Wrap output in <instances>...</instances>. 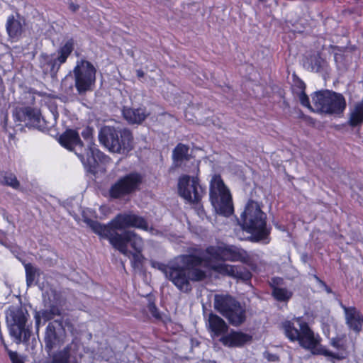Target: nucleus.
Wrapping results in <instances>:
<instances>
[{
    "label": "nucleus",
    "mask_w": 363,
    "mask_h": 363,
    "mask_svg": "<svg viewBox=\"0 0 363 363\" xmlns=\"http://www.w3.org/2000/svg\"><path fill=\"white\" fill-rule=\"evenodd\" d=\"M122 114L125 121L130 124H140L148 116L145 108H130L124 106Z\"/></svg>",
    "instance_id": "nucleus-26"
},
{
    "label": "nucleus",
    "mask_w": 363,
    "mask_h": 363,
    "mask_svg": "<svg viewBox=\"0 0 363 363\" xmlns=\"http://www.w3.org/2000/svg\"><path fill=\"white\" fill-rule=\"evenodd\" d=\"M284 284V279L279 277H272L271 281L269 282V286L272 289V291L274 287H279V286L282 285Z\"/></svg>",
    "instance_id": "nucleus-44"
},
{
    "label": "nucleus",
    "mask_w": 363,
    "mask_h": 363,
    "mask_svg": "<svg viewBox=\"0 0 363 363\" xmlns=\"http://www.w3.org/2000/svg\"><path fill=\"white\" fill-rule=\"evenodd\" d=\"M30 315L26 308L21 306H11L8 308L6 313V320L8 325L9 334L16 338L18 342L22 340L25 342L29 341L31 336V330L27 325Z\"/></svg>",
    "instance_id": "nucleus-8"
},
{
    "label": "nucleus",
    "mask_w": 363,
    "mask_h": 363,
    "mask_svg": "<svg viewBox=\"0 0 363 363\" xmlns=\"http://www.w3.org/2000/svg\"><path fill=\"white\" fill-rule=\"evenodd\" d=\"M128 245L133 249V252H143L144 242L141 237L133 231H130Z\"/></svg>",
    "instance_id": "nucleus-33"
},
{
    "label": "nucleus",
    "mask_w": 363,
    "mask_h": 363,
    "mask_svg": "<svg viewBox=\"0 0 363 363\" xmlns=\"http://www.w3.org/2000/svg\"><path fill=\"white\" fill-rule=\"evenodd\" d=\"M58 142L61 146L69 151H73L76 147L81 148L84 147L78 132L70 128L67 129L60 135Z\"/></svg>",
    "instance_id": "nucleus-25"
},
{
    "label": "nucleus",
    "mask_w": 363,
    "mask_h": 363,
    "mask_svg": "<svg viewBox=\"0 0 363 363\" xmlns=\"http://www.w3.org/2000/svg\"><path fill=\"white\" fill-rule=\"evenodd\" d=\"M347 124L352 127H360L363 125V99L356 103L351 111Z\"/></svg>",
    "instance_id": "nucleus-28"
},
{
    "label": "nucleus",
    "mask_w": 363,
    "mask_h": 363,
    "mask_svg": "<svg viewBox=\"0 0 363 363\" xmlns=\"http://www.w3.org/2000/svg\"><path fill=\"white\" fill-rule=\"evenodd\" d=\"M181 260L183 264L182 267L189 276V281H201L207 277L206 272L199 267L202 265L205 268L208 267V258H203L200 255L190 253L182 255Z\"/></svg>",
    "instance_id": "nucleus-13"
},
{
    "label": "nucleus",
    "mask_w": 363,
    "mask_h": 363,
    "mask_svg": "<svg viewBox=\"0 0 363 363\" xmlns=\"http://www.w3.org/2000/svg\"><path fill=\"white\" fill-rule=\"evenodd\" d=\"M240 262L250 264L252 258L249 253L244 249L235 245H224L223 262Z\"/></svg>",
    "instance_id": "nucleus-23"
},
{
    "label": "nucleus",
    "mask_w": 363,
    "mask_h": 363,
    "mask_svg": "<svg viewBox=\"0 0 363 363\" xmlns=\"http://www.w3.org/2000/svg\"><path fill=\"white\" fill-rule=\"evenodd\" d=\"M6 30L9 38L16 42L20 40L25 32L26 26V18L18 11L11 13L7 17Z\"/></svg>",
    "instance_id": "nucleus-15"
},
{
    "label": "nucleus",
    "mask_w": 363,
    "mask_h": 363,
    "mask_svg": "<svg viewBox=\"0 0 363 363\" xmlns=\"http://www.w3.org/2000/svg\"><path fill=\"white\" fill-rule=\"evenodd\" d=\"M130 233V230H126L122 233H118L116 231V229L112 228L107 237L111 245L125 256H128L130 253V250L128 249Z\"/></svg>",
    "instance_id": "nucleus-22"
},
{
    "label": "nucleus",
    "mask_w": 363,
    "mask_h": 363,
    "mask_svg": "<svg viewBox=\"0 0 363 363\" xmlns=\"http://www.w3.org/2000/svg\"><path fill=\"white\" fill-rule=\"evenodd\" d=\"M0 341H1V345L4 347V350L7 352V353H9V351H11V350H9L7 344L5 342L1 330H0Z\"/></svg>",
    "instance_id": "nucleus-47"
},
{
    "label": "nucleus",
    "mask_w": 363,
    "mask_h": 363,
    "mask_svg": "<svg viewBox=\"0 0 363 363\" xmlns=\"http://www.w3.org/2000/svg\"><path fill=\"white\" fill-rule=\"evenodd\" d=\"M1 176L0 183L2 185L10 186L13 189H18L20 188V182L14 173L9 171H4L1 173Z\"/></svg>",
    "instance_id": "nucleus-31"
},
{
    "label": "nucleus",
    "mask_w": 363,
    "mask_h": 363,
    "mask_svg": "<svg viewBox=\"0 0 363 363\" xmlns=\"http://www.w3.org/2000/svg\"><path fill=\"white\" fill-rule=\"evenodd\" d=\"M152 268L157 269L164 274L166 278L170 281L177 289L184 293H189L191 289L189 277L185 273L184 269L178 264H166L157 261H151Z\"/></svg>",
    "instance_id": "nucleus-12"
},
{
    "label": "nucleus",
    "mask_w": 363,
    "mask_h": 363,
    "mask_svg": "<svg viewBox=\"0 0 363 363\" xmlns=\"http://www.w3.org/2000/svg\"><path fill=\"white\" fill-rule=\"evenodd\" d=\"M326 61L320 56L315 57L311 59L310 64V69L312 72H320L323 70Z\"/></svg>",
    "instance_id": "nucleus-37"
},
{
    "label": "nucleus",
    "mask_w": 363,
    "mask_h": 363,
    "mask_svg": "<svg viewBox=\"0 0 363 363\" xmlns=\"http://www.w3.org/2000/svg\"><path fill=\"white\" fill-rule=\"evenodd\" d=\"M74 49V41L72 38L67 40L57 50V56L42 52L38 57L39 67L44 76L50 75L55 78L62 66L65 64Z\"/></svg>",
    "instance_id": "nucleus-9"
},
{
    "label": "nucleus",
    "mask_w": 363,
    "mask_h": 363,
    "mask_svg": "<svg viewBox=\"0 0 363 363\" xmlns=\"http://www.w3.org/2000/svg\"><path fill=\"white\" fill-rule=\"evenodd\" d=\"M96 69L93 64L84 59L77 61L73 69L74 86L77 93L84 94L93 90L96 83Z\"/></svg>",
    "instance_id": "nucleus-11"
},
{
    "label": "nucleus",
    "mask_w": 363,
    "mask_h": 363,
    "mask_svg": "<svg viewBox=\"0 0 363 363\" xmlns=\"http://www.w3.org/2000/svg\"><path fill=\"white\" fill-rule=\"evenodd\" d=\"M26 271V280L28 286H31L35 279L37 269L31 263H27L24 265Z\"/></svg>",
    "instance_id": "nucleus-36"
},
{
    "label": "nucleus",
    "mask_w": 363,
    "mask_h": 363,
    "mask_svg": "<svg viewBox=\"0 0 363 363\" xmlns=\"http://www.w3.org/2000/svg\"><path fill=\"white\" fill-rule=\"evenodd\" d=\"M111 225L116 230L135 228L147 231L149 228L148 222L144 217L130 212L118 213L111 221Z\"/></svg>",
    "instance_id": "nucleus-14"
},
{
    "label": "nucleus",
    "mask_w": 363,
    "mask_h": 363,
    "mask_svg": "<svg viewBox=\"0 0 363 363\" xmlns=\"http://www.w3.org/2000/svg\"><path fill=\"white\" fill-rule=\"evenodd\" d=\"M86 223L94 233L104 238H107L111 229L113 228L111 224L110 225H106L91 219H86Z\"/></svg>",
    "instance_id": "nucleus-30"
},
{
    "label": "nucleus",
    "mask_w": 363,
    "mask_h": 363,
    "mask_svg": "<svg viewBox=\"0 0 363 363\" xmlns=\"http://www.w3.org/2000/svg\"><path fill=\"white\" fill-rule=\"evenodd\" d=\"M148 310L151 315L157 320L162 318L160 313L154 302H150L148 304Z\"/></svg>",
    "instance_id": "nucleus-43"
},
{
    "label": "nucleus",
    "mask_w": 363,
    "mask_h": 363,
    "mask_svg": "<svg viewBox=\"0 0 363 363\" xmlns=\"http://www.w3.org/2000/svg\"><path fill=\"white\" fill-rule=\"evenodd\" d=\"M330 345L338 350H345L346 345L342 337H335L330 340Z\"/></svg>",
    "instance_id": "nucleus-41"
},
{
    "label": "nucleus",
    "mask_w": 363,
    "mask_h": 363,
    "mask_svg": "<svg viewBox=\"0 0 363 363\" xmlns=\"http://www.w3.org/2000/svg\"><path fill=\"white\" fill-rule=\"evenodd\" d=\"M172 161L175 167H180L188 173H195L194 176L182 174L179 177L177 184L178 193L181 197L189 203L199 204L206 194V187L200 184L199 178V164L192 163L193 169L186 168L184 162L190 160L191 155L189 153V146L179 143L172 151Z\"/></svg>",
    "instance_id": "nucleus-1"
},
{
    "label": "nucleus",
    "mask_w": 363,
    "mask_h": 363,
    "mask_svg": "<svg viewBox=\"0 0 363 363\" xmlns=\"http://www.w3.org/2000/svg\"><path fill=\"white\" fill-rule=\"evenodd\" d=\"M70 347H64L62 350L55 353L52 357V363H69L70 359Z\"/></svg>",
    "instance_id": "nucleus-34"
},
{
    "label": "nucleus",
    "mask_w": 363,
    "mask_h": 363,
    "mask_svg": "<svg viewBox=\"0 0 363 363\" xmlns=\"http://www.w3.org/2000/svg\"><path fill=\"white\" fill-rule=\"evenodd\" d=\"M280 329L288 340L292 342L297 341L304 349L313 350L320 344L318 335L315 336L308 323L301 316L283 320Z\"/></svg>",
    "instance_id": "nucleus-3"
},
{
    "label": "nucleus",
    "mask_w": 363,
    "mask_h": 363,
    "mask_svg": "<svg viewBox=\"0 0 363 363\" xmlns=\"http://www.w3.org/2000/svg\"><path fill=\"white\" fill-rule=\"evenodd\" d=\"M99 143L110 152L128 153L133 148V135L127 128L104 125L99 132Z\"/></svg>",
    "instance_id": "nucleus-4"
},
{
    "label": "nucleus",
    "mask_w": 363,
    "mask_h": 363,
    "mask_svg": "<svg viewBox=\"0 0 363 363\" xmlns=\"http://www.w3.org/2000/svg\"><path fill=\"white\" fill-rule=\"evenodd\" d=\"M204 252L207 256L203 257V258L209 259V266L206 267L207 269L223 276L230 277L245 281L251 280L252 274L245 267L224 263L212 264L213 261L223 262L224 246L209 245L205 249Z\"/></svg>",
    "instance_id": "nucleus-5"
},
{
    "label": "nucleus",
    "mask_w": 363,
    "mask_h": 363,
    "mask_svg": "<svg viewBox=\"0 0 363 363\" xmlns=\"http://www.w3.org/2000/svg\"><path fill=\"white\" fill-rule=\"evenodd\" d=\"M314 279H315L316 282L320 286L323 287L328 293L332 292L330 287L325 283V281L322 280L319 277H318L317 275H314Z\"/></svg>",
    "instance_id": "nucleus-46"
},
{
    "label": "nucleus",
    "mask_w": 363,
    "mask_h": 363,
    "mask_svg": "<svg viewBox=\"0 0 363 363\" xmlns=\"http://www.w3.org/2000/svg\"><path fill=\"white\" fill-rule=\"evenodd\" d=\"M86 170L96 174L98 172L99 162H103L106 155L95 146L88 147L86 155H77Z\"/></svg>",
    "instance_id": "nucleus-17"
},
{
    "label": "nucleus",
    "mask_w": 363,
    "mask_h": 363,
    "mask_svg": "<svg viewBox=\"0 0 363 363\" xmlns=\"http://www.w3.org/2000/svg\"><path fill=\"white\" fill-rule=\"evenodd\" d=\"M306 84L300 78L296 77L293 79V84L291 85V91L294 96L306 91Z\"/></svg>",
    "instance_id": "nucleus-38"
},
{
    "label": "nucleus",
    "mask_w": 363,
    "mask_h": 363,
    "mask_svg": "<svg viewBox=\"0 0 363 363\" xmlns=\"http://www.w3.org/2000/svg\"><path fill=\"white\" fill-rule=\"evenodd\" d=\"M329 95H331V94L330 90L328 89L317 91L311 95L314 112L324 113Z\"/></svg>",
    "instance_id": "nucleus-27"
},
{
    "label": "nucleus",
    "mask_w": 363,
    "mask_h": 363,
    "mask_svg": "<svg viewBox=\"0 0 363 363\" xmlns=\"http://www.w3.org/2000/svg\"><path fill=\"white\" fill-rule=\"evenodd\" d=\"M143 176L137 172H130L119 177L108 191L111 199H123L140 190L143 183Z\"/></svg>",
    "instance_id": "nucleus-10"
},
{
    "label": "nucleus",
    "mask_w": 363,
    "mask_h": 363,
    "mask_svg": "<svg viewBox=\"0 0 363 363\" xmlns=\"http://www.w3.org/2000/svg\"><path fill=\"white\" fill-rule=\"evenodd\" d=\"M272 296L277 301L287 303L292 298L293 292L286 288L274 287Z\"/></svg>",
    "instance_id": "nucleus-32"
},
{
    "label": "nucleus",
    "mask_w": 363,
    "mask_h": 363,
    "mask_svg": "<svg viewBox=\"0 0 363 363\" xmlns=\"http://www.w3.org/2000/svg\"><path fill=\"white\" fill-rule=\"evenodd\" d=\"M330 94L324 113L340 116L347 107L345 98L342 94L333 91H330Z\"/></svg>",
    "instance_id": "nucleus-21"
},
{
    "label": "nucleus",
    "mask_w": 363,
    "mask_h": 363,
    "mask_svg": "<svg viewBox=\"0 0 363 363\" xmlns=\"http://www.w3.org/2000/svg\"><path fill=\"white\" fill-rule=\"evenodd\" d=\"M57 329H62L61 323L57 320L50 322L46 327L44 342L48 352L61 344L60 337L57 333Z\"/></svg>",
    "instance_id": "nucleus-20"
},
{
    "label": "nucleus",
    "mask_w": 363,
    "mask_h": 363,
    "mask_svg": "<svg viewBox=\"0 0 363 363\" xmlns=\"http://www.w3.org/2000/svg\"><path fill=\"white\" fill-rule=\"evenodd\" d=\"M344 311L345 323L350 330L359 334L363 328V315L355 306H346L340 303Z\"/></svg>",
    "instance_id": "nucleus-18"
},
{
    "label": "nucleus",
    "mask_w": 363,
    "mask_h": 363,
    "mask_svg": "<svg viewBox=\"0 0 363 363\" xmlns=\"http://www.w3.org/2000/svg\"><path fill=\"white\" fill-rule=\"evenodd\" d=\"M14 116L16 121L25 123L27 127L40 128L43 126L40 111L35 108L31 106L17 108L14 112Z\"/></svg>",
    "instance_id": "nucleus-16"
},
{
    "label": "nucleus",
    "mask_w": 363,
    "mask_h": 363,
    "mask_svg": "<svg viewBox=\"0 0 363 363\" xmlns=\"http://www.w3.org/2000/svg\"><path fill=\"white\" fill-rule=\"evenodd\" d=\"M69 9L72 12H76L79 9V6L78 4H76L73 3V2H70L69 4Z\"/></svg>",
    "instance_id": "nucleus-48"
},
{
    "label": "nucleus",
    "mask_w": 363,
    "mask_h": 363,
    "mask_svg": "<svg viewBox=\"0 0 363 363\" xmlns=\"http://www.w3.org/2000/svg\"><path fill=\"white\" fill-rule=\"evenodd\" d=\"M252 340V336L241 331L232 330L220 337V342L228 347H242Z\"/></svg>",
    "instance_id": "nucleus-19"
},
{
    "label": "nucleus",
    "mask_w": 363,
    "mask_h": 363,
    "mask_svg": "<svg viewBox=\"0 0 363 363\" xmlns=\"http://www.w3.org/2000/svg\"><path fill=\"white\" fill-rule=\"evenodd\" d=\"M214 308L233 326L239 327L247 320L245 305L230 295H216L214 299Z\"/></svg>",
    "instance_id": "nucleus-7"
},
{
    "label": "nucleus",
    "mask_w": 363,
    "mask_h": 363,
    "mask_svg": "<svg viewBox=\"0 0 363 363\" xmlns=\"http://www.w3.org/2000/svg\"><path fill=\"white\" fill-rule=\"evenodd\" d=\"M209 200L218 215L228 218L233 214L232 195L219 174L213 175L210 181Z\"/></svg>",
    "instance_id": "nucleus-6"
},
{
    "label": "nucleus",
    "mask_w": 363,
    "mask_h": 363,
    "mask_svg": "<svg viewBox=\"0 0 363 363\" xmlns=\"http://www.w3.org/2000/svg\"><path fill=\"white\" fill-rule=\"evenodd\" d=\"M239 223L245 232L251 235L250 240L260 242L269 240L272 228L267 225V215L257 201L248 200L240 215Z\"/></svg>",
    "instance_id": "nucleus-2"
},
{
    "label": "nucleus",
    "mask_w": 363,
    "mask_h": 363,
    "mask_svg": "<svg viewBox=\"0 0 363 363\" xmlns=\"http://www.w3.org/2000/svg\"><path fill=\"white\" fill-rule=\"evenodd\" d=\"M94 128L89 125L86 126L81 133L82 138L88 143V147L94 146Z\"/></svg>",
    "instance_id": "nucleus-39"
},
{
    "label": "nucleus",
    "mask_w": 363,
    "mask_h": 363,
    "mask_svg": "<svg viewBox=\"0 0 363 363\" xmlns=\"http://www.w3.org/2000/svg\"><path fill=\"white\" fill-rule=\"evenodd\" d=\"M8 355L12 363H24L16 352L9 351Z\"/></svg>",
    "instance_id": "nucleus-45"
},
{
    "label": "nucleus",
    "mask_w": 363,
    "mask_h": 363,
    "mask_svg": "<svg viewBox=\"0 0 363 363\" xmlns=\"http://www.w3.org/2000/svg\"><path fill=\"white\" fill-rule=\"evenodd\" d=\"M60 311L55 306H52L49 310H43L41 312L35 311L34 314V318L35 321V327L37 330H39L41 319L43 318L45 321L52 320L55 315H59Z\"/></svg>",
    "instance_id": "nucleus-29"
},
{
    "label": "nucleus",
    "mask_w": 363,
    "mask_h": 363,
    "mask_svg": "<svg viewBox=\"0 0 363 363\" xmlns=\"http://www.w3.org/2000/svg\"><path fill=\"white\" fill-rule=\"evenodd\" d=\"M136 74L138 78H142L145 76V73L142 69H138Z\"/></svg>",
    "instance_id": "nucleus-49"
},
{
    "label": "nucleus",
    "mask_w": 363,
    "mask_h": 363,
    "mask_svg": "<svg viewBox=\"0 0 363 363\" xmlns=\"http://www.w3.org/2000/svg\"><path fill=\"white\" fill-rule=\"evenodd\" d=\"M206 325L212 337H221L228 333L229 328L221 317L212 312L208 314Z\"/></svg>",
    "instance_id": "nucleus-24"
},
{
    "label": "nucleus",
    "mask_w": 363,
    "mask_h": 363,
    "mask_svg": "<svg viewBox=\"0 0 363 363\" xmlns=\"http://www.w3.org/2000/svg\"><path fill=\"white\" fill-rule=\"evenodd\" d=\"M296 96H297L298 98L300 103L303 106L308 108L311 111H315L313 110V106H311V104L310 103L309 97L306 94V91L303 92L301 94H299L296 95Z\"/></svg>",
    "instance_id": "nucleus-42"
},
{
    "label": "nucleus",
    "mask_w": 363,
    "mask_h": 363,
    "mask_svg": "<svg viewBox=\"0 0 363 363\" xmlns=\"http://www.w3.org/2000/svg\"><path fill=\"white\" fill-rule=\"evenodd\" d=\"M140 252H133L130 250V253L128 256L131 255L132 259H130L131 266L133 269H140L143 267V262L145 260V257L142 253Z\"/></svg>",
    "instance_id": "nucleus-35"
},
{
    "label": "nucleus",
    "mask_w": 363,
    "mask_h": 363,
    "mask_svg": "<svg viewBox=\"0 0 363 363\" xmlns=\"http://www.w3.org/2000/svg\"><path fill=\"white\" fill-rule=\"evenodd\" d=\"M313 354H322L325 357H332L335 359H340V357L338 354L331 352L326 349H317V347L313 350H309Z\"/></svg>",
    "instance_id": "nucleus-40"
}]
</instances>
